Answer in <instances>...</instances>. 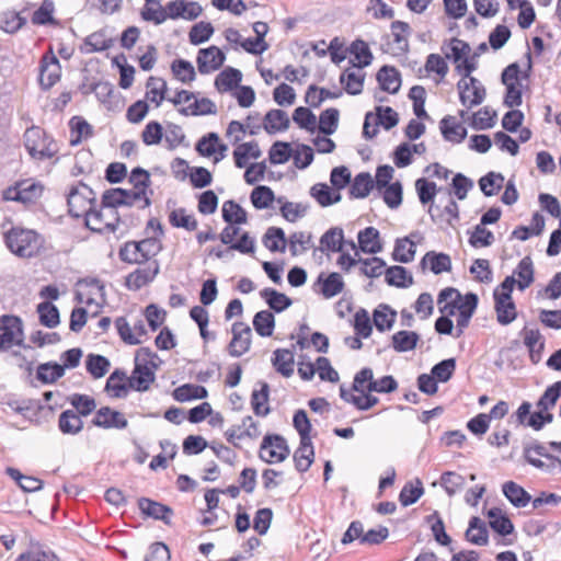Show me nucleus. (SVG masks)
<instances>
[{"instance_id":"9b49d317","label":"nucleus","mask_w":561,"mask_h":561,"mask_svg":"<svg viewBox=\"0 0 561 561\" xmlns=\"http://www.w3.org/2000/svg\"><path fill=\"white\" fill-rule=\"evenodd\" d=\"M460 103L471 108L481 104L485 99V88L477 78H461L457 83Z\"/></svg>"},{"instance_id":"cd10ccee","label":"nucleus","mask_w":561,"mask_h":561,"mask_svg":"<svg viewBox=\"0 0 561 561\" xmlns=\"http://www.w3.org/2000/svg\"><path fill=\"white\" fill-rule=\"evenodd\" d=\"M461 294L454 287H446L438 294L437 305L442 314L455 316Z\"/></svg>"},{"instance_id":"e433bc0d","label":"nucleus","mask_w":561,"mask_h":561,"mask_svg":"<svg viewBox=\"0 0 561 561\" xmlns=\"http://www.w3.org/2000/svg\"><path fill=\"white\" fill-rule=\"evenodd\" d=\"M58 427L62 434L77 435L83 428V422L73 410H66L59 415Z\"/></svg>"},{"instance_id":"bb28decb","label":"nucleus","mask_w":561,"mask_h":561,"mask_svg":"<svg viewBox=\"0 0 561 561\" xmlns=\"http://www.w3.org/2000/svg\"><path fill=\"white\" fill-rule=\"evenodd\" d=\"M445 57L458 66L471 53L468 43L459 38H451L447 44L442 46Z\"/></svg>"},{"instance_id":"4c0bfd02","label":"nucleus","mask_w":561,"mask_h":561,"mask_svg":"<svg viewBox=\"0 0 561 561\" xmlns=\"http://www.w3.org/2000/svg\"><path fill=\"white\" fill-rule=\"evenodd\" d=\"M289 127V118L283 110H271L264 117V129L268 134L286 130Z\"/></svg>"},{"instance_id":"f8f14e48","label":"nucleus","mask_w":561,"mask_h":561,"mask_svg":"<svg viewBox=\"0 0 561 561\" xmlns=\"http://www.w3.org/2000/svg\"><path fill=\"white\" fill-rule=\"evenodd\" d=\"M115 328L119 337L129 345H137L144 342L147 336L145 320L139 318L130 324L126 318L118 317L115 320Z\"/></svg>"},{"instance_id":"4d7b16f0","label":"nucleus","mask_w":561,"mask_h":561,"mask_svg":"<svg viewBox=\"0 0 561 561\" xmlns=\"http://www.w3.org/2000/svg\"><path fill=\"white\" fill-rule=\"evenodd\" d=\"M174 78L182 83H191L195 80L196 72L193 65L184 59H175L171 64Z\"/></svg>"},{"instance_id":"20e7f679","label":"nucleus","mask_w":561,"mask_h":561,"mask_svg":"<svg viewBox=\"0 0 561 561\" xmlns=\"http://www.w3.org/2000/svg\"><path fill=\"white\" fill-rule=\"evenodd\" d=\"M44 193V186L35 179H22L2 190V201L15 202L24 207L37 203Z\"/></svg>"},{"instance_id":"4468645a","label":"nucleus","mask_w":561,"mask_h":561,"mask_svg":"<svg viewBox=\"0 0 561 561\" xmlns=\"http://www.w3.org/2000/svg\"><path fill=\"white\" fill-rule=\"evenodd\" d=\"M61 67L58 58L51 50L43 55L39 66V84L43 89H50L60 79Z\"/></svg>"},{"instance_id":"69168bd1","label":"nucleus","mask_w":561,"mask_h":561,"mask_svg":"<svg viewBox=\"0 0 561 561\" xmlns=\"http://www.w3.org/2000/svg\"><path fill=\"white\" fill-rule=\"evenodd\" d=\"M65 374L64 367L57 363H45L37 367V379L44 383L55 382Z\"/></svg>"},{"instance_id":"7ed1b4c3","label":"nucleus","mask_w":561,"mask_h":561,"mask_svg":"<svg viewBox=\"0 0 561 561\" xmlns=\"http://www.w3.org/2000/svg\"><path fill=\"white\" fill-rule=\"evenodd\" d=\"M183 116H204L217 113L216 104L208 98H198L197 93L180 90L167 99Z\"/></svg>"},{"instance_id":"6e6552de","label":"nucleus","mask_w":561,"mask_h":561,"mask_svg":"<svg viewBox=\"0 0 561 561\" xmlns=\"http://www.w3.org/2000/svg\"><path fill=\"white\" fill-rule=\"evenodd\" d=\"M80 289L76 294L79 304L92 309L95 316L105 302L104 285L96 278L83 279L79 283Z\"/></svg>"},{"instance_id":"412c9836","label":"nucleus","mask_w":561,"mask_h":561,"mask_svg":"<svg viewBox=\"0 0 561 561\" xmlns=\"http://www.w3.org/2000/svg\"><path fill=\"white\" fill-rule=\"evenodd\" d=\"M159 272L157 261L149 262L147 266L137 268L126 277V286L129 289L137 290L152 282Z\"/></svg>"},{"instance_id":"49530a36","label":"nucleus","mask_w":561,"mask_h":561,"mask_svg":"<svg viewBox=\"0 0 561 561\" xmlns=\"http://www.w3.org/2000/svg\"><path fill=\"white\" fill-rule=\"evenodd\" d=\"M261 389L253 390L251 396V405L254 413L257 416H266L270 413V408L267 405L268 402V392L270 387L266 382H260Z\"/></svg>"},{"instance_id":"2eb2a0df","label":"nucleus","mask_w":561,"mask_h":561,"mask_svg":"<svg viewBox=\"0 0 561 561\" xmlns=\"http://www.w3.org/2000/svg\"><path fill=\"white\" fill-rule=\"evenodd\" d=\"M225 54L217 46H209L198 50L196 62L202 75L218 70L225 62Z\"/></svg>"},{"instance_id":"c03bdc74","label":"nucleus","mask_w":561,"mask_h":561,"mask_svg":"<svg viewBox=\"0 0 561 561\" xmlns=\"http://www.w3.org/2000/svg\"><path fill=\"white\" fill-rule=\"evenodd\" d=\"M350 53L354 57V59H352L354 67L364 68L369 66L373 61L371 51L364 41L356 39L353 42Z\"/></svg>"},{"instance_id":"5701e85b","label":"nucleus","mask_w":561,"mask_h":561,"mask_svg":"<svg viewBox=\"0 0 561 561\" xmlns=\"http://www.w3.org/2000/svg\"><path fill=\"white\" fill-rule=\"evenodd\" d=\"M439 128L444 139L450 142L460 144L467 136L466 127L450 115L440 121Z\"/></svg>"},{"instance_id":"0e129e2a","label":"nucleus","mask_w":561,"mask_h":561,"mask_svg":"<svg viewBox=\"0 0 561 561\" xmlns=\"http://www.w3.org/2000/svg\"><path fill=\"white\" fill-rule=\"evenodd\" d=\"M222 218L228 224H244L247 222V213L236 202L226 201L222 204Z\"/></svg>"},{"instance_id":"5fc2aeb1","label":"nucleus","mask_w":561,"mask_h":561,"mask_svg":"<svg viewBox=\"0 0 561 561\" xmlns=\"http://www.w3.org/2000/svg\"><path fill=\"white\" fill-rule=\"evenodd\" d=\"M261 297L265 299L271 309L282 312L291 305V300L282 293L273 288H264L261 290Z\"/></svg>"},{"instance_id":"338daca9","label":"nucleus","mask_w":561,"mask_h":561,"mask_svg":"<svg viewBox=\"0 0 561 561\" xmlns=\"http://www.w3.org/2000/svg\"><path fill=\"white\" fill-rule=\"evenodd\" d=\"M561 397V381H556L549 386L537 402V408L541 411L551 410Z\"/></svg>"},{"instance_id":"f704fd0d","label":"nucleus","mask_w":561,"mask_h":561,"mask_svg":"<svg viewBox=\"0 0 561 561\" xmlns=\"http://www.w3.org/2000/svg\"><path fill=\"white\" fill-rule=\"evenodd\" d=\"M380 88L389 93H397L401 85L399 72L393 67L383 66L377 73Z\"/></svg>"},{"instance_id":"393cba45","label":"nucleus","mask_w":561,"mask_h":561,"mask_svg":"<svg viewBox=\"0 0 561 561\" xmlns=\"http://www.w3.org/2000/svg\"><path fill=\"white\" fill-rule=\"evenodd\" d=\"M524 344L529 351L530 360L537 364L541 360L542 351L545 347V340L538 329L523 330Z\"/></svg>"},{"instance_id":"f3484780","label":"nucleus","mask_w":561,"mask_h":561,"mask_svg":"<svg viewBox=\"0 0 561 561\" xmlns=\"http://www.w3.org/2000/svg\"><path fill=\"white\" fill-rule=\"evenodd\" d=\"M410 25L402 21H394L391 24L390 38L388 41L389 50L393 56H400L409 49Z\"/></svg>"},{"instance_id":"de8ad7c7","label":"nucleus","mask_w":561,"mask_h":561,"mask_svg":"<svg viewBox=\"0 0 561 561\" xmlns=\"http://www.w3.org/2000/svg\"><path fill=\"white\" fill-rule=\"evenodd\" d=\"M318 282L321 283V294L325 298L339 295L344 288L343 278L336 272L330 273L325 278L320 275Z\"/></svg>"},{"instance_id":"37998d69","label":"nucleus","mask_w":561,"mask_h":561,"mask_svg":"<svg viewBox=\"0 0 561 561\" xmlns=\"http://www.w3.org/2000/svg\"><path fill=\"white\" fill-rule=\"evenodd\" d=\"M310 195L322 206H331L341 199L339 192H333L327 184L317 183L310 188Z\"/></svg>"},{"instance_id":"473e14b6","label":"nucleus","mask_w":561,"mask_h":561,"mask_svg":"<svg viewBox=\"0 0 561 561\" xmlns=\"http://www.w3.org/2000/svg\"><path fill=\"white\" fill-rule=\"evenodd\" d=\"M242 79L240 70L228 67L219 72L215 79V87L219 92H228L237 88Z\"/></svg>"},{"instance_id":"6e6d98bb","label":"nucleus","mask_w":561,"mask_h":561,"mask_svg":"<svg viewBox=\"0 0 561 561\" xmlns=\"http://www.w3.org/2000/svg\"><path fill=\"white\" fill-rule=\"evenodd\" d=\"M386 282L391 286L408 287L412 285L413 278L408 271L399 265L391 266L385 271Z\"/></svg>"},{"instance_id":"ea45409f","label":"nucleus","mask_w":561,"mask_h":561,"mask_svg":"<svg viewBox=\"0 0 561 561\" xmlns=\"http://www.w3.org/2000/svg\"><path fill=\"white\" fill-rule=\"evenodd\" d=\"M273 366L284 377H290L294 374V354L287 348H278L274 352Z\"/></svg>"},{"instance_id":"72a5a7b5","label":"nucleus","mask_w":561,"mask_h":561,"mask_svg":"<svg viewBox=\"0 0 561 561\" xmlns=\"http://www.w3.org/2000/svg\"><path fill=\"white\" fill-rule=\"evenodd\" d=\"M466 538L473 545L485 546L489 541V533L484 522L477 516L471 517Z\"/></svg>"},{"instance_id":"8fccbe9b","label":"nucleus","mask_w":561,"mask_h":561,"mask_svg":"<svg viewBox=\"0 0 561 561\" xmlns=\"http://www.w3.org/2000/svg\"><path fill=\"white\" fill-rule=\"evenodd\" d=\"M513 275L518 277L516 282L520 290L529 287L534 282V266L531 259L529 256L523 257L515 268Z\"/></svg>"},{"instance_id":"680f3d73","label":"nucleus","mask_w":561,"mask_h":561,"mask_svg":"<svg viewBox=\"0 0 561 561\" xmlns=\"http://www.w3.org/2000/svg\"><path fill=\"white\" fill-rule=\"evenodd\" d=\"M169 221L173 227L184 228L187 231H194L197 228V220L193 215L186 213L184 208H178L170 213Z\"/></svg>"},{"instance_id":"79ce46f5","label":"nucleus","mask_w":561,"mask_h":561,"mask_svg":"<svg viewBox=\"0 0 561 561\" xmlns=\"http://www.w3.org/2000/svg\"><path fill=\"white\" fill-rule=\"evenodd\" d=\"M494 301L497 322L502 325L512 323L517 317L514 301L505 298H494Z\"/></svg>"},{"instance_id":"603ef678","label":"nucleus","mask_w":561,"mask_h":561,"mask_svg":"<svg viewBox=\"0 0 561 561\" xmlns=\"http://www.w3.org/2000/svg\"><path fill=\"white\" fill-rule=\"evenodd\" d=\"M263 244L272 252H284L286 249L284 230L278 227H270L263 237Z\"/></svg>"},{"instance_id":"0eeeda50","label":"nucleus","mask_w":561,"mask_h":561,"mask_svg":"<svg viewBox=\"0 0 561 561\" xmlns=\"http://www.w3.org/2000/svg\"><path fill=\"white\" fill-rule=\"evenodd\" d=\"M528 75L525 73L523 79H527ZM502 83L506 88L504 96V105L507 107H516L522 104L523 84L519 66L517 64L508 65L502 72Z\"/></svg>"},{"instance_id":"39448f33","label":"nucleus","mask_w":561,"mask_h":561,"mask_svg":"<svg viewBox=\"0 0 561 561\" xmlns=\"http://www.w3.org/2000/svg\"><path fill=\"white\" fill-rule=\"evenodd\" d=\"M24 146L30 156L37 160L50 159L58 151L56 142L47 136L44 129L37 126H32L25 130Z\"/></svg>"},{"instance_id":"f257e3e1","label":"nucleus","mask_w":561,"mask_h":561,"mask_svg":"<svg viewBox=\"0 0 561 561\" xmlns=\"http://www.w3.org/2000/svg\"><path fill=\"white\" fill-rule=\"evenodd\" d=\"M4 242L11 253L20 257H33L43 248L44 239L33 229L12 228L4 234Z\"/></svg>"},{"instance_id":"e2e57ef3","label":"nucleus","mask_w":561,"mask_h":561,"mask_svg":"<svg viewBox=\"0 0 561 561\" xmlns=\"http://www.w3.org/2000/svg\"><path fill=\"white\" fill-rule=\"evenodd\" d=\"M87 370L92 375L93 378H102L108 371L111 363L110 360L96 354H90L85 360Z\"/></svg>"},{"instance_id":"4be33fe9","label":"nucleus","mask_w":561,"mask_h":561,"mask_svg":"<svg viewBox=\"0 0 561 561\" xmlns=\"http://www.w3.org/2000/svg\"><path fill=\"white\" fill-rule=\"evenodd\" d=\"M28 412L30 408L24 403L8 402L7 408H2V421L19 428H25Z\"/></svg>"},{"instance_id":"c9c22d12","label":"nucleus","mask_w":561,"mask_h":561,"mask_svg":"<svg viewBox=\"0 0 561 561\" xmlns=\"http://www.w3.org/2000/svg\"><path fill=\"white\" fill-rule=\"evenodd\" d=\"M261 157V150L259 148L257 142L250 141L244 144H239L237 148L233 150V159L237 168H244L248 164V160L250 158L257 159Z\"/></svg>"},{"instance_id":"a18cd8bd","label":"nucleus","mask_w":561,"mask_h":561,"mask_svg":"<svg viewBox=\"0 0 561 561\" xmlns=\"http://www.w3.org/2000/svg\"><path fill=\"white\" fill-rule=\"evenodd\" d=\"M415 251L416 244L410 237L398 239L393 250V259L400 263H410L414 260Z\"/></svg>"},{"instance_id":"9d476101","label":"nucleus","mask_w":561,"mask_h":561,"mask_svg":"<svg viewBox=\"0 0 561 561\" xmlns=\"http://www.w3.org/2000/svg\"><path fill=\"white\" fill-rule=\"evenodd\" d=\"M260 458L268 463H276L285 460L289 455L286 439L277 434L264 436L260 447Z\"/></svg>"},{"instance_id":"09e8293b","label":"nucleus","mask_w":561,"mask_h":561,"mask_svg":"<svg viewBox=\"0 0 561 561\" xmlns=\"http://www.w3.org/2000/svg\"><path fill=\"white\" fill-rule=\"evenodd\" d=\"M253 327L260 336H271L275 328V318L273 313L268 310L256 312L253 318Z\"/></svg>"},{"instance_id":"ddd939ff","label":"nucleus","mask_w":561,"mask_h":561,"mask_svg":"<svg viewBox=\"0 0 561 561\" xmlns=\"http://www.w3.org/2000/svg\"><path fill=\"white\" fill-rule=\"evenodd\" d=\"M232 339L228 345V353L232 357H240L251 346V328L244 322H234L231 328Z\"/></svg>"},{"instance_id":"6ab92c4d","label":"nucleus","mask_w":561,"mask_h":561,"mask_svg":"<svg viewBox=\"0 0 561 561\" xmlns=\"http://www.w3.org/2000/svg\"><path fill=\"white\" fill-rule=\"evenodd\" d=\"M92 424L96 427H102L106 430H123L127 427L128 421L123 413L115 411L110 407H102L96 411L92 420Z\"/></svg>"},{"instance_id":"052dcab7","label":"nucleus","mask_w":561,"mask_h":561,"mask_svg":"<svg viewBox=\"0 0 561 561\" xmlns=\"http://www.w3.org/2000/svg\"><path fill=\"white\" fill-rule=\"evenodd\" d=\"M136 245L138 248V253L142 260V263L151 262L150 260L156 256L162 249L161 241L157 237H150L140 241H136Z\"/></svg>"},{"instance_id":"b1692460","label":"nucleus","mask_w":561,"mask_h":561,"mask_svg":"<svg viewBox=\"0 0 561 561\" xmlns=\"http://www.w3.org/2000/svg\"><path fill=\"white\" fill-rule=\"evenodd\" d=\"M365 73L362 68L355 67L344 70L340 76V82L346 93L357 95L362 93Z\"/></svg>"},{"instance_id":"a878e982","label":"nucleus","mask_w":561,"mask_h":561,"mask_svg":"<svg viewBox=\"0 0 561 561\" xmlns=\"http://www.w3.org/2000/svg\"><path fill=\"white\" fill-rule=\"evenodd\" d=\"M359 249L369 254L379 253L382 250L379 231L374 227H366L357 236Z\"/></svg>"},{"instance_id":"a211bd4d","label":"nucleus","mask_w":561,"mask_h":561,"mask_svg":"<svg viewBox=\"0 0 561 561\" xmlns=\"http://www.w3.org/2000/svg\"><path fill=\"white\" fill-rule=\"evenodd\" d=\"M344 247H350L352 251H355V242L353 240H345L343 229L339 227L329 229L320 238V250L322 252L337 253Z\"/></svg>"},{"instance_id":"dca6fc26","label":"nucleus","mask_w":561,"mask_h":561,"mask_svg":"<svg viewBox=\"0 0 561 561\" xmlns=\"http://www.w3.org/2000/svg\"><path fill=\"white\" fill-rule=\"evenodd\" d=\"M137 502L142 515L154 520H161L165 525H171L174 513L170 506L148 497H139Z\"/></svg>"},{"instance_id":"bf43d9fd","label":"nucleus","mask_w":561,"mask_h":561,"mask_svg":"<svg viewBox=\"0 0 561 561\" xmlns=\"http://www.w3.org/2000/svg\"><path fill=\"white\" fill-rule=\"evenodd\" d=\"M37 313L41 324L47 328H55L59 324V311L55 305L44 301L37 305Z\"/></svg>"},{"instance_id":"1a4fd4ad","label":"nucleus","mask_w":561,"mask_h":561,"mask_svg":"<svg viewBox=\"0 0 561 561\" xmlns=\"http://www.w3.org/2000/svg\"><path fill=\"white\" fill-rule=\"evenodd\" d=\"M84 220L91 231L99 233H114L121 221L117 209L103 205L100 208L94 206Z\"/></svg>"},{"instance_id":"3c124183","label":"nucleus","mask_w":561,"mask_h":561,"mask_svg":"<svg viewBox=\"0 0 561 561\" xmlns=\"http://www.w3.org/2000/svg\"><path fill=\"white\" fill-rule=\"evenodd\" d=\"M277 203L280 204V214L289 222H295L302 218L308 210V206L302 203H293L285 201V197H278Z\"/></svg>"},{"instance_id":"aec40b11","label":"nucleus","mask_w":561,"mask_h":561,"mask_svg":"<svg viewBox=\"0 0 561 561\" xmlns=\"http://www.w3.org/2000/svg\"><path fill=\"white\" fill-rule=\"evenodd\" d=\"M23 342L22 320L14 316H2V347Z\"/></svg>"},{"instance_id":"864d4df0","label":"nucleus","mask_w":561,"mask_h":561,"mask_svg":"<svg viewBox=\"0 0 561 561\" xmlns=\"http://www.w3.org/2000/svg\"><path fill=\"white\" fill-rule=\"evenodd\" d=\"M173 397L179 402L204 399L207 397V390L203 386L186 383L178 387Z\"/></svg>"},{"instance_id":"13d9d810","label":"nucleus","mask_w":561,"mask_h":561,"mask_svg":"<svg viewBox=\"0 0 561 561\" xmlns=\"http://www.w3.org/2000/svg\"><path fill=\"white\" fill-rule=\"evenodd\" d=\"M374 187V181L369 173H359L355 176L351 187L350 194L355 198L366 197Z\"/></svg>"},{"instance_id":"58836bf2","label":"nucleus","mask_w":561,"mask_h":561,"mask_svg":"<svg viewBox=\"0 0 561 561\" xmlns=\"http://www.w3.org/2000/svg\"><path fill=\"white\" fill-rule=\"evenodd\" d=\"M314 451L311 440H301L294 454L295 467L299 472H305L313 462Z\"/></svg>"},{"instance_id":"f03ea898","label":"nucleus","mask_w":561,"mask_h":561,"mask_svg":"<svg viewBox=\"0 0 561 561\" xmlns=\"http://www.w3.org/2000/svg\"><path fill=\"white\" fill-rule=\"evenodd\" d=\"M157 355L148 347H141L135 355V367L131 376L128 378V385L136 391H147L150 385L154 381V370L157 364Z\"/></svg>"},{"instance_id":"774afa93","label":"nucleus","mask_w":561,"mask_h":561,"mask_svg":"<svg viewBox=\"0 0 561 561\" xmlns=\"http://www.w3.org/2000/svg\"><path fill=\"white\" fill-rule=\"evenodd\" d=\"M15 561H60L59 557L49 548H38L21 553Z\"/></svg>"},{"instance_id":"c756f323","label":"nucleus","mask_w":561,"mask_h":561,"mask_svg":"<svg viewBox=\"0 0 561 561\" xmlns=\"http://www.w3.org/2000/svg\"><path fill=\"white\" fill-rule=\"evenodd\" d=\"M489 517L490 527L501 536L511 535L514 531V525L512 520L503 514L499 507H492L486 513Z\"/></svg>"},{"instance_id":"423d86ee","label":"nucleus","mask_w":561,"mask_h":561,"mask_svg":"<svg viewBox=\"0 0 561 561\" xmlns=\"http://www.w3.org/2000/svg\"><path fill=\"white\" fill-rule=\"evenodd\" d=\"M67 204L72 217L85 219L95 205V194L87 184L79 182L71 186Z\"/></svg>"},{"instance_id":"2f4dec72","label":"nucleus","mask_w":561,"mask_h":561,"mask_svg":"<svg viewBox=\"0 0 561 561\" xmlns=\"http://www.w3.org/2000/svg\"><path fill=\"white\" fill-rule=\"evenodd\" d=\"M167 82L157 77H150L146 83V99L150 103L154 104L156 107L160 106L161 103L167 100Z\"/></svg>"},{"instance_id":"7c9ffc66","label":"nucleus","mask_w":561,"mask_h":561,"mask_svg":"<svg viewBox=\"0 0 561 561\" xmlns=\"http://www.w3.org/2000/svg\"><path fill=\"white\" fill-rule=\"evenodd\" d=\"M421 267L425 270L426 267H430V270L434 274H440L443 272H448L451 268V261L449 255L445 253H435L433 251L427 252L422 261H421Z\"/></svg>"},{"instance_id":"c85d7f7f","label":"nucleus","mask_w":561,"mask_h":561,"mask_svg":"<svg viewBox=\"0 0 561 561\" xmlns=\"http://www.w3.org/2000/svg\"><path fill=\"white\" fill-rule=\"evenodd\" d=\"M126 374L119 369L113 371L106 380L105 390L113 398H125L127 397L128 390L131 389L126 381Z\"/></svg>"},{"instance_id":"a19ab883","label":"nucleus","mask_w":561,"mask_h":561,"mask_svg":"<svg viewBox=\"0 0 561 561\" xmlns=\"http://www.w3.org/2000/svg\"><path fill=\"white\" fill-rule=\"evenodd\" d=\"M392 347L396 352L404 353L415 348L420 336L413 331H399L392 335Z\"/></svg>"}]
</instances>
